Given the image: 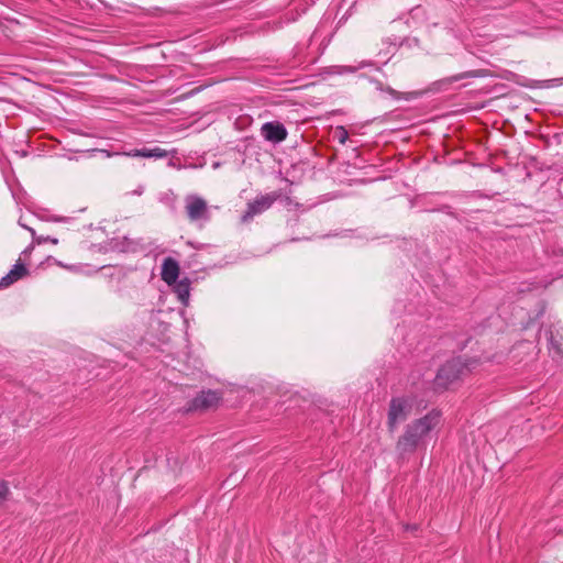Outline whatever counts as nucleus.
Returning a JSON list of instances; mask_svg holds the SVG:
<instances>
[{
    "mask_svg": "<svg viewBox=\"0 0 563 563\" xmlns=\"http://www.w3.org/2000/svg\"><path fill=\"white\" fill-rule=\"evenodd\" d=\"M440 422V413L435 410L416 419L405 427L404 433L396 443V451L401 459L415 453L424 444L426 438Z\"/></svg>",
    "mask_w": 563,
    "mask_h": 563,
    "instance_id": "1",
    "label": "nucleus"
},
{
    "mask_svg": "<svg viewBox=\"0 0 563 563\" xmlns=\"http://www.w3.org/2000/svg\"><path fill=\"white\" fill-rule=\"evenodd\" d=\"M474 363H468L460 356L449 360L438 371L434 378L435 388L445 389L450 384L465 375Z\"/></svg>",
    "mask_w": 563,
    "mask_h": 563,
    "instance_id": "2",
    "label": "nucleus"
},
{
    "mask_svg": "<svg viewBox=\"0 0 563 563\" xmlns=\"http://www.w3.org/2000/svg\"><path fill=\"white\" fill-rule=\"evenodd\" d=\"M413 400L408 396L393 397L387 411V429L395 432L399 424L405 422L411 415Z\"/></svg>",
    "mask_w": 563,
    "mask_h": 563,
    "instance_id": "3",
    "label": "nucleus"
},
{
    "mask_svg": "<svg viewBox=\"0 0 563 563\" xmlns=\"http://www.w3.org/2000/svg\"><path fill=\"white\" fill-rule=\"evenodd\" d=\"M185 210L190 222H208L210 220L207 201L197 195H188L185 198Z\"/></svg>",
    "mask_w": 563,
    "mask_h": 563,
    "instance_id": "4",
    "label": "nucleus"
},
{
    "mask_svg": "<svg viewBox=\"0 0 563 563\" xmlns=\"http://www.w3.org/2000/svg\"><path fill=\"white\" fill-rule=\"evenodd\" d=\"M278 194L272 192L264 196H260L253 201L247 203V209L242 216V221L246 222L256 214H260L264 212L265 210L269 209L274 201L278 198Z\"/></svg>",
    "mask_w": 563,
    "mask_h": 563,
    "instance_id": "5",
    "label": "nucleus"
},
{
    "mask_svg": "<svg viewBox=\"0 0 563 563\" xmlns=\"http://www.w3.org/2000/svg\"><path fill=\"white\" fill-rule=\"evenodd\" d=\"M489 75V71L487 69H474V70H467L463 71L453 76H449L445 78H442L440 80H437L432 84V90L434 91H441L446 90L450 85L460 81L462 79L467 78H483L487 77Z\"/></svg>",
    "mask_w": 563,
    "mask_h": 563,
    "instance_id": "6",
    "label": "nucleus"
},
{
    "mask_svg": "<svg viewBox=\"0 0 563 563\" xmlns=\"http://www.w3.org/2000/svg\"><path fill=\"white\" fill-rule=\"evenodd\" d=\"M220 397L217 391H201L187 405V411L208 410L218 405Z\"/></svg>",
    "mask_w": 563,
    "mask_h": 563,
    "instance_id": "7",
    "label": "nucleus"
},
{
    "mask_svg": "<svg viewBox=\"0 0 563 563\" xmlns=\"http://www.w3.org/2000/svg\"><path fill=\"white\" fill-rule=\"evenodd\" d=\"M262 135L266 141L280 143L287 137L286 128L279 122H266L261 129Z\"/></svg>",
    "mask_w": 563,
    "mask_h": 563,
    "instance_id": "8",
    "label": "nucleus"
},
{
    "mask_svg": "<svg viewBox=\"0 0 563 563\" xmlns=\"http://www.w3.org/2000/svg\"><path fill=\"white\" fill-rule=\"evenodd\" d=\"M179 275V264L172 257H166L162 265V278L168 285L176 283Z\"/></svg>",
    "mask_w": 563,
    "mask_h": 563,
    "instance_id": "9",
    "label": "nucleus"
},
{
    "mask_svg": "<svg viewBox=\"0 0 563 563\" xmlns=\"http://www.w3.org/2000/svg\"><path fill=\"white\" fill-rule=\"evenodd\" d=\"M29 273L27 268L20 262L13 265L10 272L0 279V287H9Z\"/></svg>",
    "mask_w": 563,
    "mask_h": 563,
    "instance_id": "10",
    "label": "nucleus"
},
{
    "mask_svg": "<svg viewBox=\"0 0 563 563\" xmlns=\"http://www.w3.org/2000/svg\"><path fill=\"white\" fill-rule=\"evenodd\" d=\"M374 85H375V88L379 91H383V92H387L390 97H393L394 99H406V100H412V99H416L418 97L421 96V92H418V91H411V92H399L397 90H395L394 88L389 87V86H384L382 81L377 80V79H372L371 80Z\"/></svg>",
    "mask_w": 563,
    "mask_h": 563,
    "instance_id": "11",
    "label": "nucleus"
},
{
    "mask_svg": "<svg viewBox=\"0 0 563 563\" xmlns=\"http://www.w3.org/2000/svg\"><path fill=\"white\" fill-rule=\"evenodd\" d=\"M174 292L176 294L178 300L187 306L190 296V280L188 278H184L178 283H174Z\"/></svg>",
    "mask_w": 563,
    "mask_h": 563,
    "instance_id": "12",
    "label": "nucleus"
},
{
    "mask_svg": "<svg viewBox=\"0 0 563 563\" xmlns=\"http://www.w3.org/2000/svg\"><path fill=\"white\" fill-rule=\"evenodd\" d=\"M549 349L553 356L563 357V335L559 332H551Z\"/></svg>",
    "mask_w": 563,
    "mask_h": 563,
    "instance_id": "13",
    "label": "nucleus"
},
{
    "mask_svg": "<svg viewBox=\"0 0 563 563\" xmlns=\"http://www.w3.org/2000/svg\"><path fill=\"white\" fill-rule=\"evenodd\" d=\"M19 224L31 232L33 239H35L37 244H41L43 242H51L53 244H57L58 243L57 239L51 238V236H38V238H35L34 229H32V228L25 225L24 223H22L21 219L19 220Z\"/></svg>",
    "mask_w": 563,
    "mask_h": 563,
    "instance_id": "14",
    "label": "nucleus"
},
{
    "mask_svg": "<svg viewBox=\"0 0 563 563\" xmlns=\"http://www.w3.org/2000/svg\"><path fill=\"white\" fill-rule=\"evenodd\" d=\"M333 139L340 144H345L349 139L347 130L342 125L336 126L333 132Z\"/></svg>",
    "mask_w": 563,
    "mask_h": 563,
    "instance_id": "15",
    "label": "nucleus"
},
{
    "mask_svg": "<svg viewBox=\"0 0 563 563\" xmlns=\"http://www.w3.org/2000/svg\"><path fill=\"white\" fill-rule=\"evenodd\" d=\"M124 155L132 156V157H146L151 158V148H140V150H133L129 153H124Z\"/></svg>",
    "mask_w": 563,
    "mask_h": 563,
    "instance_id": "16",
    "label": "nucleus"
},
{
    "mask_svg": "<svg viewBox=\"0 0 563 563\" xmlns=\"http://www.w3.org/2000/svg\"><path fill=\"white\" fill-rule=\"evenodd\" d=\"M367 64L366 63H362L360 65V67H352V66H336L335 68L338 69L335 71V74H344V73H354L357 68H361V67H364L366 66Z\"/></svg>",
    "mask_w": 563,
    "mask_h": 563,
    "instance_id": "17",
    "label": "nucleus"
},
{
    "mask_svg": "<svg viewBox=\"0 0 563 563\" xmlns=\"http://www.w3.org/2000/svg\"><path fill=\"white\" fill-rule=\"evenodd\" d=\"M167 156V151L161 147L151 148V158H164Z\"/></svg>",
    "mask_w": 563,
    "mask_h": 563,
    "instance_id": "18",
    "label": "nucleus"
},
{
    "mask_svg": "<svg viewBox=\"0 0 563 563\" xmlns=\"http://www.w3.org/2000/svg\"><path fill=\"white\" fill-rule=\"evenodd\" d=\"M9 487L5 482H0V503L7 499Z\"/></svg>",
    "mask_w": 563,
    "mask_h": 563,
    "instance_id": "19",
    "label": "nucleus"
},
{
    "mask_svg": "<svg viewBox=\"0 0 563 563\" xmlns=\"http://www.w3.org/2000/svg\"><path fill=\"white\" fill-rule=\"evenodd\" d=\"M32 250V246H29L27 249H25L24 253L29 252Z\"/></svg>",
    "mask_w": 563,
    "mask_h": 563,
    "instance_id": "20",
    "label": "nucleus"
}]
</instances>
